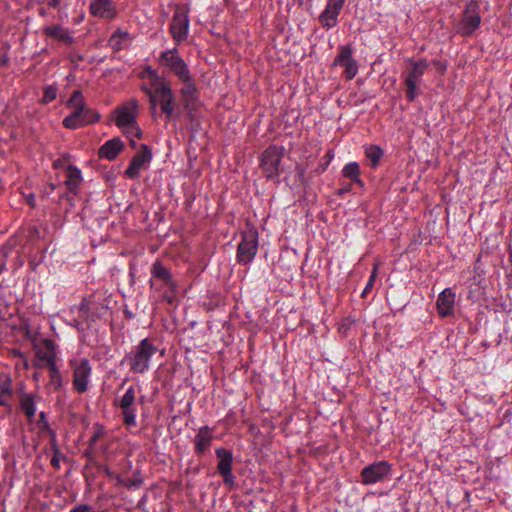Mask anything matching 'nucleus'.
Segmentation results:
<instances>
[{"label": "nucleus", "instance_id": "nucleus-42", "mask_svg": "<svg viewBox=\"0 0 512 512\" xmlns=\"http://www.w3.org/2000/svg\"><path fill=\"white\" fill-rule=\"evenodd\" d=\"M60 3V0H48L47 4L50 7L56 8Z\"/></svg>", "mask_w": 512, "mask_h": 512}, {"label": "nucleus", "instance_id": "nucleus-45", "mask_svg": "<svg viewBox=\"0 0 512 512\" xmlns=\"http://www.w3.org/2000/svg\"><path fill=\"white\" fill-rule=\"evenodd\" d=\"M6 398L5 396H3L2 394H0V406L1 405H4L6 403Z\"/></svg>", "mask_w": 512, "mask_h": 512}, {"label": "nucleus", "instance_id": "nucleus-43", "mask_svg": "<svg viewBox=\"0 0 512 512\" xmlns=\"http://www.w3.org/2000/svg\"><path fill=\"white\" fill-rule=\"evenodd\" d=\"M27 201L28 203L31 205V206H34V195L33 194H30L28 197H27Z\"/></svg>", "mask_w": 512, "mask_h": 512}, {"label": "nucleus", "instance_id": "nucleus-19", "mask_svg": "<svg viewBox=\"0 0 512 512\" xmlns=\"http://www.w3.org/2000/svg\"><path fill=\"white\" fill-rule=\"evenodd\" d=\"M183 83L180 89L182 105L186 110H192L198 100V90L193 81L192 75H188V79L180 80Z\"/></svg>", "mask_w": 512, "mask_h": 512}, {"label": "nucleus", "instance_id": "nucleus-25", "mask_svg": "<svg viewBox=\"0 0 512 512\" xmlns=\"http://www.w3.org/2000/svg\"><path fill=\"white\" fill-rule=\"evenodd\" d=\"M216 456L218 458L217 469L219 473L232 470L233 455L229 450L218 448L216 449Z\"/></svg>", "mask_w": 512, "mask_h": 512}, {"label": "nucleus", "instance_id": "nucleus-46", "mask_svg": "<svg viewBox=\"0 0 512 512\" xmlns=\"http://www.w3.org/2000/svg\"><path fill=\"white\" fill-rule=\"evenodd\" d=\"M438 70L443 73L446 70V65H439Z\"/></svg>", "mask_w": 512, "mask_h": 512}, {"label": "nucleus", "instance_id": "nucleus-39", "mask_svg": "<svg viewBox=\"0 0 512 512\" xmlns=\"http://www.w3.org/2000/svg\"><path fill=\"white\" fill-rule=\"evenodd\" d=\"M223 476L224 483L232 486L234 483V475L232 474V470H228L220 473Z\"/></svg>", "mask_w": 512, "mask_h": 512}, {"label": "nucleus", "instance_id": "nucleus-48", "mask_svg": "<svg viewBox=\"0 0 512 512\" xmlns=\"http://www.w3.org/2000/svg\"><path fill=\"white\" fill-rule=\"evenodd\" d=\"M3 268H4V264L0 261V273L2 272Z\"/></svg>", "mask_w": 512, "mask_h": 512}, {"label": "nucleus", "instance_id": "nucleus-24", "mask_svg": "<svg viewBox=\"0 0 512 512\" xmlns=\"http://www.w3.org/2000/svg\"><path fill=\"white\" fill-rule=\"evenodd\" d=\"M81 182V171L74 166H68L66 170L65 180V185L67 186V189L72 193H76L80 187Z\"/></svg>", "mask_w": 512, "mask_h": 512}, {"label": "nucleus", "instance_id": "nucleus-5", "mask_svg": "<svg viewBox=\"0 0 512 512\" xmlns=\"http://www.w3.org/2000/svg\"><path fill=\"white\" fill-rule=\"evenodd\" d=\"M481 24L480 4L477 0H470L462 14L459 22L456 24V32L462 36H471Z\"/></svg>", "mask_w": 512, "mask_h": 512}, {"label": "nucleus", "instance_id": "nucleus-44", "mask_svg": "<svg viewBox=\"0 0 512 512\" xmlns=\"http://www.w3.org/2000/svg\"><path fill=\"white\" fill-rule=\"evenodd\" d=\"M326 157L328 158V161H330L333 157H334V154L333 152L330 150L326 153Z\"/></svg>", "mask_w": 512, "mask_h": 512}, {"label": "nucleus", "instance_id": "nucleus-8", "mask_svg": "<svg viewBox=\"0 0 512 512\" xmlns=\"http://www.w3.org/2000/svg\"><path fill=\"white\" fill-rule=\"evenodd\" d=\"M285 149L281 146H270L268 147L261 156V168L267 178L274 179L283 171L280 168V163L284 157Z\"/></svg>", "mask_w": 512, "mask_h": 512}, {"label": "nucleus", "instance_id": "nucleus-21", "mask_svg": "<svg viewBox=\"0 0 512 512\" xmlns=\"http://www.w3.org/2000/svg\"><path fill=\"white\" fill-rule=\"evenodd\" d=\"M43 34L46 37L58 40L67 46H70L74 43V38L71 35L70 31L59 24L44 26Z\"/></svg>", "mask_w": 512, "mask_h": 512}, {"label": "nucleus", "instance_id": "nucleus-41", "mask_svg": "<svg viewBox=\"0 0 512 512\" xmlns=\"http://www.w3.org/2000/svg\"><path fill=\"white\" fill-rule=\"evenodd\" d=\"M377 275H378V265L375 264L369 279L375 282V279L377 278Z\"/></svg>", "mask_w": 512, "mask_h": 512}, {"label": "nucleus", "instance_id": "nucleus-13", "mask_svg": "<svg viewBox=\"0 0 512 512\" xmlns=\"http://www.w3.org/2000/svg\"><path fill=\"white\" fill-rule=\"evenodd\" d=\"M151 274L154 278L161 280L167 287V292H165L164 297L169 303H172L175 299L177 284L173 280L170 271L165 268L161 262L156 261L152 265Z\"/></svg>", "mask_w": 512, "mask_h": 512}, {"label": "nucleus", "instance_id": "nucleus-34", "mask_svg": "<svg viewBox=\"0 0 512 512\" xmlns=\"http://www.w3.org/2000/svg\"><path fill=\"white\" fill-rule=\"evenodd\" d=\"M43 92H44L43 98H42L43 103H49L56 99V96H57L56 87L51 86V85L45 86Z\"/></svg>", "mask_w": 512, "mask_h": 512}, {"label": "nucleus", "instance_id": "nucleus-28", "mask_svg": "<svg viewBox=\"0 0 512 512\" xmlns=\"http://www.w3.org/2000/svg\"><path fill=\"white\" fill-rule=\"evenodd\" d=\"M343 176L362 185V181L360 179V167L357 162H350L343 168Z\"/></svg>", "mask_w": 512, "mask_h": 512}, {"label": "nucleus", "instance_id": "nucleus-49", "mask_svg": "<svg viewBox=\"0 0 512 512\" xmlns=\"http://www.w3.org/2000/svg\"><path fill=\"white\" fill-rule=\"evenodd\" d=\"M297 169H299V173H300V175H302L303 170H302V169H300V167H299L298 165H297Z\"/></svg>", "mask_w": 512, "mask_h": 512}, {"label": "nucleus", "instance_id": "nucleus-10", "mask_svg": "<svg viewBox=\"0 0 512 512\" xmlns=\"http://www.w3.org/2000/svg\"><path fill=\"white\" fill-rule=\"evenodd\" d=\"M73 369V387L78 393H84L88 389V382L92 368L87 359L71 360Z\"/></svg>", "mask_w": 512, "mask_h": 512}, {"label": "nucleus", "instance_id": "nucleus-50", "mask_svg": "<svg viewBox=\"0 0 512 512\" xmlns=\"http://www.w3.org/2000/svg\"><path fill=\"white\" fill-rule=\"evenodd\" d=\"M131 145H132V146H135V145H136V142H135L133 139L131 140Z\"/></svg>", "mask_w": 512, "mask_h": 512}, {"label": "nucleus", "instance_id": "nucleus-26", "mask_svg": "<svg viewBox=\"0 0 512 512\" xmlns=\"http://www.w3.org/2000/svg\"><path fill=\"white\" fill-rule=\"evenodd\" d=\"M20 406L29 420H32L36 413L35 396L32 394L23 393L20 396Z\"/></svg>", "mask_w": 512, "mask_h": 512}, {"label": "nucleus", "instance_id": "nucleus-30", "mask_svg": "<svg viewBox=\"0 0 512 512\" xmlns=\"http://www.w3.org/2000/svg\"><path fill=\"white\" fill-rule=\"evenodd\" d=\"M365 154L371 161V165L376 167L383 156V150L376 145H369L365 148Z\"/></svg>", "mask_w": 512, "mask_h": 512}, {"label": "nucleus", "instance_id": "nucleus-17", "mask_svg": "<svg viewBox=\"0 0 512 512\" xmlns=\"http://www.w3.org/2000/svg\"><path fill=\"white\" fill-rule=\"evenodd\" d=\"M189 29L188 16L183 12H175L170 24V32L176 43H181L187 38Z\"/></svg>", "mask_w": 512, "mask_h": 512}, {"label": "nucleus", "instance_id": "nucleus-31", "mask_svg": "<svg viewBox=\"0 0 512 512\" xmlns=\"http://www.w3.org/2000/svg\"><path fill=\"white\" fill-rule=\"evenodd\" d=\"M134 402H135V390L131 386L126 390L125 394L119 400V407L121 409H129V408H132V405Z\"/></svg>", "mask_w": 512, "mask_h": 512}, {"label": "nucleus", "instance_id": "nucleus-38", "mask_svg": "<svg viewBox=\"0 0 512 512\" xmlns=\"http://www.w3.org/2000/svg\"><path fill=\"white\" fill-rule=\"evenodd\" d=\"M70 512H93V509L90 505L87 504H78L74 506Z\"/></svg>", "mask_w": 512, "mask_h": 512}, {"label": "nucleus", "instance_id": "nucleus-14", "mask_svg": "<svg viewBox=\"0 0 512 512\" xmlns=\"http://www.w3.org/2000/svg\"><path fill=\"white\" fill-rule=\"evenodd\" d=\"M151 159L152 152L150 148L145 144L141 145L140 151L132 157L129 166L125 170V176L130 179L137 178L140 171L150 163Z\"/></svg>", "mask_w": 512, "mask_h": 512}, {"label": "nucleus", "instance_id": "nucleus-6", "mask_svg": "<svg viewBox=\"0 0 512 512\" xmlns=\"http://www.w3.org/2000/svg\"><path fill=\"white\" fill-rule=\"evenodd\" d=\"M406 63L408 64L405 77L406 95L409 101H413L417 97V87L429 64L425 59L414 60L412 58L407 59Z\"/></svg>", "mask_w": 512, "mask_h": 512}, {"label": "nucleus", "instance_id": "nucleus-15", "mask_svg": "<svg viewBox=\"0 0 512 512\" xmlns=\"http://www.w3.org/2000/svg\"><path fill=\"white\" fill-rule=\"evenodd\" d=\"M36 357L37 362L35 363V365L37 367L41 368L44 365H47V367L56 365L57 353L55 342L50 339H44L36 347Z\"/></svg>", "mask_w": 512, "mask_h": 512}, {"label": "nucleus", "instance_id": "nucleus-27", "mask_svg": "<svg viewBox=\"0 0 512 512\" xmlns=\"http://www.w3.org/2000/svg\"><path fill=\"white\" fill-rule=\"evenodd\" d=\"M49 370V382L47 383V388L50 391H58L62 386V376L57 367V365H52L48 367Z\"/></svg>", "mask_w": 512, "mask_h": 512}, {"label": "nucleus", "instance_id": "nucleus-4", "mask_svg": "<svg viewBox=\"0 0 512 512\" xmlns=\"http://www.w3.org/2000/svg\"><path fill=\"white\" fill-rule=\"evenodd\" d=\"M157 351L158 348L148 338H145L126 355L125 360L133 373L142 374L149 369L151 358Z\"/></svg>", "mask_w": 512, "mask_h": 512}, {"label": "nucleus", "instance_id": "nucleus-35", "mask_svg": "<svg viewBox=\"0 0 512 512\" xmlns=\"http://www.w3.org/2000/svg\"><path fill=\"white\" fill-rule=\"evenodd\" d=\"M123 412V421L127 426H135L136 425V414L133 408L122 409Z\"/></svg>", "mask_w": 512, "mask_h": 512}, {"label": "nucleus", "instance_id": "nucleus-22", "mask_svg": "<svg viewBox=\"0 0 512 512\" xmlns=\"http://www.w3.org/2000/svg\"><path fill=\"white\" fill-rule=\"evenodd\" d=\"M212 432L208 426L201 427L195 437V451L202 455L210 447L212 442Z\"/></svg>", "mask_w": 512, "mask_h": 512}, {"label": "nucleus", "instance_id": "nucleus-29", "mask_svg": "<svg viewBox=\"0 0 512 512\" xmlns=\"http://www.w3.org/2000/svg\"><path fill=\"white\" fill-rule=\"evenodd\" d=\"M117 481L119 484L132 490V489H137L142 485L143 478H142L140 472H135L131 477H129L127 479H122V478L118 477Z\"/></svg>", "mask_w": 512, "mask_h": 512}, {"label": "nucleus", "instance_id": "nucleus-20", "mask_svg": "<svg viewBox=\"0 0 512 512\" xmlns=\"http://www.w3.org/2000/svg\"><path fill=\"white\" fill-rule=\"evenodd\" d=\"M455 293L451 288L444 289L436 301L437 311L441 317L451 316L454 313Z\"/></svg>", "mask_w": 512, "mask_h": 512}, {"label": "nucleus", "instance_id": "nucleus-36", "mask_svg": "<svg viewBox=\"0 0 512 512\" xmlns=\"http://www.w3.org/2000/svg\"><path fill=\"white\" fill-rule=\"evenodd\" d=\"M12 389H11V380L8 377L0 378V394H2L5 397H8L11 395Z\"/></svg>", "mask_w": 512, "mask_h": 512}, {"label": "nucleus", "instance_id": "nucleus-16", "mask_svg": "<svg viewBox=\"0 0 512 512\" xmlns=\"http://www.w3.org/2000/svg\"><path fill=\"white\" fill-rule=\"evenodd\" d=\"M345 0H328L325 9L319 16L322 26L332 28L337 24L338 15L343 8Z\"/></svg>", "mask_w": 512, "mask_h": 512}, {"label": "nucleus", "instance_id": "nucleus-37", "mask_svg": "<svg viewBox=\"0 0 512 512\" xmlns=\"http://www.w3.org/2000/svg\"><path fill=\"white\" fill-rule=\"evenodd\" d=\"M65 459V456L61 454L58 447L53 448V456L51 458V464L56 469L60 468V462L61 460Z\"/></svg>", "mask_w": 512, "mask_h": 512}, {"label": "nucleus", "instance_id": "nucleus-7", "mask_svg": "<svg viewBox=\"0 0 512 512\" xmlns=\"http://www.w3.org/2000/svg\"><path fill=\"white\" fill-rule=\"evenodd\" d=\"M158 63L160 66L174 74L179 80H187L191 74L188 65L181 58L176 48L168 49L159 55Z\"/></svg>", "mask_w": 512, "mask_h": 512}, {"label": "nucleus", "instance_id": "nucleus-18", "mask_svg": "<svg viewBox=\"0 0 512 512\" xmlns=\"http://www.w3.org/2000/svg\"><path fill=\"white\" fill-rule=\"evenodd\" d=\"M90 13L103 19H114L117 16V8L112 0H90Z\"/></svg>", "mask_w": 512, "mask_h": 512}, {"label": "nucleus", "instance_id": "nucleus-47", "mask_svg": "<svg viewBox=\"0 0 512 512\" xmlns=\"http://www.w3.org/2000/svg\"><path fill=\"white\" fill-rule=\"evenodd\" d=\"M509 262L512 264V246L509 249Z\"/></svg>", "mask_w": 512, "mask_h": 512}, {"label": "nucleus", "instance_id": "nucleus-1", "mask_svg": "<svg viewBox=\"0 0 512 512\" xmlns=\"http://www.w3.org/2000/svg\"><path fill=\"white\" fill-rule=\"evenodd\" d=\"M141 78L144 80L141 90L148 96L152 112L159 106L167 120L177 117L176 99L171 83L151 67H146L141 72Z\"/></svg>", "mask_w": 512, "mask_h": 512}, {"label": "nucleus", "instance_id": "nucleus-23", "mask_svg": "<svg viewBox=\"0 0 512 512\" xmlns=\"http://www.w3.org/2000/svg\"><path fill=\"white\" fill-rule=\"evenodd\" d=\"M123 143L119 138H113L107 141L101 148L99 149V157L105 158L108 160H113L116 158L118 153L122 150Z\"/></svg>", "mask_w": 512, "mask_h": 512}, {"label": "nucleus", "instance_id": "nucleus-40", "mask_svg": "<svg viewBox=\"0 0 512 512\" xmlns=\"http://www.w3.org/2000/svg\"><path fill=\"white\" fill-rule=\"evenodd\" d=\"M373 285H374V281L369 279L367 284H366V286H365V288H364V290H363V292H362V296L363 297H365L366 294L372 289Z\"/></svg>", "mask_w": 512, "mask_h": 512}, {"label": "nucleus", "instance_id": "nucleus-3", "mask_svg": "<svg viewBox=\"0 0 512 512\" xmlns=\"http://www.w3.org/2000/svg\"><path fill=\"white\" fill-rule=\"evenodd\" d=\"M139 103L131 98L115 109V123L128 136H141V130L136 124Z\"/></svg>", "mask_w": 512, "mask_h": 512}, {"label": "nucleus", "instance_id": "nucleus-2", "mask_svg": "<svg viewBox=\"0 0 512 512\" xmlns=\"http://www.w3.org/2000/svg\"><path fill=\"white\" fill-rule=\"evenodd\" d=\"M66 106L71 109V113L63 120L66 128L77 129L100 119V115L86 105L84 96L79 90L73 91Z\"/></svg>", "mask_w": 512, "mask_h": 512}, {"label": "nucleus", "instance_id": "nucleus-12", "mask_svg": "<svg viewBox=\"0 0 512 512\" xmlns=\"http://www.w3.org/2000/svg\"><path fill=\"white\" fill-rule=\"evenodd\" d=\"M391 470V466L386 461L374 462L361 471V482L364 485H371L382 481Z\"/></svg>", "mask_w": 512, "mask_h": 512}, {"label": "nucleus", "instance_id": "nucleus-11", "mask_svg": "<svg viewBox=\"0 0 512 512\" xmlns=\"http://www.w3.org/2000/svg\"><path fill=\"white\" fill-rule=\"evenodd\" d=\"M353 50L350 45L340 46L338 54L333 61V66L344 68V75L348 80L353 79L358 73V64L352 57Z\"/></svg>", "mask_w": 512, "mask_h": 512}, {"label": "nucleus", "instance_id": "nucleus-32", "mask_svg": "<svg viewBox=\"0 0 512 512\" xmlns=\"http://www.w3.org/2000/svg\"><path fill=\"white\" fill-rule=\"evenodd\" d=\"M129 38V33L126 31L117 30L114 32L109 40L111 45L116 48H121V41L127 40Z\"/></svg>", "mask_w": 512, "mask_h": 512}, {"label": "nucleus", "instance_id": "nucleus-33", "mask_svg": "<svg viewBox=\"0 0 512 512\" xmlns=\"http://www.w3.org/2000/svg\"><path fill=\"white\" fill-rule=\"evenodd\" d=\"M106 435V430L102 425L96 424L93 428V434L89 440L90 447H94L97 441Z\"/></svg>", "mask_w": 512, "mask_h": 512}, {"label": "nucleus", "instance_id": "nucleus-9", "mask_svg": "<svg viewBox=\"0 0 512 512\" xmlns=\"http://www.w3.org/2000/svg\"><path fill=\"white\" fill-rule=\"evenodd\" d=\"M258 251V233L251 229L242 234L238 244L236 260L241 265H247L253 261Z\"/></svg>", "mask_w": 512, "mask_h": 512}]
</instances>
